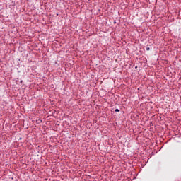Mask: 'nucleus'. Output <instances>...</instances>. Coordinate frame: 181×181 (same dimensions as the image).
I'll return each mask as SVG.
<instances>
[{"label": "nucleus", "instance_id": "f257e3e1", "mask_svg": "<svg viewBox=\"0 0 181 181\" xmlns=\"http://www.w3.org/2000/svg\"><path fill=\"white\" fill-rule=\"evenodd\" d=\"M119 110H118V109H116V110H115V112H119Z\"/></svg>", "mask_w": 181, "mask_h": 181}, {"label": "nucleus", "instance_id": "f03ea898", "mask_svg": "<svg viewBox=\"0 0 181 181\" xmlns=\"http://www.w3.org/2000/svg\"><path fill=\"white\" fill-rule=\"evenodd\" d=\"M147 50H149V47L147 48Z\"/></svg>", "mask_w": 181, "mask_h": 181}]
</instances>
